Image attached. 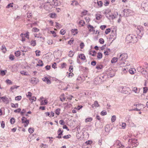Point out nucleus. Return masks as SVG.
I'll return each mask as SVG.
<instances>
[{"instance_id": "f257e3e1", "label": "nucleus", "mask_w": 148, "mask_h": 148, "mask_svg": "<svg viewBox=\"0 0 148 148\" xmlns=\"http://www.w3.org/2000/svg\"><path fill=\"white\" fill-rule=\"evenodd\" d=\"M138 40V39L137 36L135 35L129 34L127 36L126 38V41L127 43L130 42L134 43L137 42Z\"/></svg>"}, {"instance_id": "f03ea898", "label": "nucleus", "mask_w": 148, "mask_h": 148, "mask_svg": "<svg viewBox=\"0 0 148 148\" xmlns=\"http://www.w3.org/2000/svg\"><path fill=\"white\" fill-rule=\"evenodd\" d=\"M128 57L126 53H123L119 55V59L120 61H123L122 62H119L118 64L121 66H124L125 63L124 62L127 59Z\"/></svg>"}, {"instance_id": "7ed1b4c3", "label": "nucleus", "mask_w": 148, "mask_h": 148, "mask_svg": "<svg viewBox=\"0 0 148 148\" xmlns=\"http://www.w3.org/2000/svg\"><path fill=\"white\" fill-rule=\"evenodd\" d=\"M142 9L145 12L148 11V0H144L141 4Z\"/></svg>"}, {"instance_id": "20e7f679", "label": "nucleus", "mask_w": 148, "mask_h": 148, "mask_svg": "<svg viewBox=\"0 0 148 148\" xmlns=\"http://www.w3.org/2000/svg\"><path fill=\"white\" fill-rule=\"evenodd\" d=\"M137 70L138 71L140 72V73L143 75H146L147 74V72L145 70L142 66H140L137 68Z\"/></svg>"}, {"instance_id": "39448f33", "label": "nucleus", "mask_w": 148, "mask_h": 148, "mask_svg": "<svg viewBox=\"0 0 148 148\" xmlns=\"http://www.w3.org/2000/svg\"><path fill=\"white\" fill-rule=\"evenodd\" d=\"M129 142H131L133 147H136L138 145V143L137 141V139L136 140L135 139H129Z\"/></svg>"}, {"instance_id": "423d86ee", "label": "nucleus", "mask_w": 148, "mask_h": 148, "mask_svg": "<svg viewBox=\"0 0 148 148\" xmlns=\"http://www.w3.org/2000/svg\"><path fill=\"white\" fill-rule=\"evenodd\" d=\"M30 82L32 84H36L39 82V80L37 78L33 77L31 78Z\"/></svg>"}, {"instance_id": "0eeeda50", "label": "nucleus", "mask_w": 148, "mask_h": 148, "mask_svg": "<svg viewBox=\"0 0 148 148\" xmlns=\"http://www.w3.org/2000/svg\"><path fill=\"white\" fill-rule=\"evenodd\" d=\"M116 38V34L115 32L112 30L111 32V34L110 36V39H112L114 40Z\"/></svg>"}, {"instance_id": "6e6552de", "label": "nucleus", "mask_w": 148, "mask_h": 148, "mask_svg": "<svg viewBox=\"0 0 148 148\" xmlns=\"http://www.w3.org/2000/svg\"><path fill=\"white\" fill-rule=\"evenodd\" d=\"M130 11V10L128 9H125L124 10L123 12L124 13V16H128Z\"/></svg>"}, {"instance_id": "1a4fd4ad", "label": "nucleus", "mask_w": 148, "mask_h": 148, "mask_svg": "<svg viewBox=\"0 0 148 148\" xmlns=\"http://www.w3.org/2000/svg\"><path fill=\"white\" fill-rule=\"evenodd\" d=\"M108 77L107 76L105 75H101L99 77V78L101 79V82H104L106 80V79Z\"/></svg>"}, {"instance_id": "9d476101", "label": "nucleus", "mask_w": 148, "mask_h": 148, "mask_svg": "<svg viewBox=\"0 0 148 148\" xmlns=\"http://www.w3.org/2000/svg\"><path fill=\"white\" fill-rule=\"evenodd\" d=\"M143 28L142 27H140V26H139V27H138V31H137V32H139L140 36H141L143 35Z\"/></svg>"}, {"instance_id": "9b49d317", "label": "nucleus", "mask_w": 148, "mask_h": 148, "mask_svg": "<svg viewBox=\"0 0 148 148\" xmlns=\"http://www.w3.org/2000/svg\"><path fill=\"white\" fill-rule=\"evenodd\" d=\"M115 74V72L113 71H112L110 73H109L108 75L107 76L108 78L109 77H112L114 76Z\"/></svg>"}, {"instance_id": "f8f14e48", "label": "nucleus", "mask_w": 148, "mask_h": 148, "mask_svg": "<svg viewBox=\"0 0 148 148\" xmlns=\"http://www.w3.org/2000/svg\"><path fill=\"white\" fill-rule=\"evenodd\" d=\"M42 80L48 84H50L51 83L50 80L47 77H45L42 79Z\"/></svg>"}, {"instance_id": "ddd939ff", "label": "nucleus", "mask_w": 148, "mask_h": 148, "mask_svg": "<svg viewBox=\"0 0 148 148\" xmlns=\"http://www.w3.org/2000/svg\"><path fill=\"white\" fill-rule=\"evenodd\" d=\"M21 120L22 123H29V121L28 120H27L26 118L25 117H23L21 119Z\"/></svg>"}, {"instance_id": "4468645a", "label": "nucleus", "mask_w": 148, "mask_h": 148, "mask_svg": "<svg viewBox=\"0 0 148 148\" xmlns=\"http://www.w3.org/2000/svg\"><path fill=\"white\" fill-rule=\"evenodd\" d=\"M116 143L118 146V148H123L124 147V146L122 145L119 140L117 141Z\"/></svg>"}, {"instance_id": "2eb2a0df", "label": "nucleus", "mask_w": 148, "mask_h": 148, "mask_svg": "<svg viewBox=\"0 0 148 148\" xmlns=\"http://www.w3.org/2000/svg\"><path fill=\"white\" fill-rule=\"evenodd\" d=\"M132 90L135 93H138L139 92L140 89V88H138L136 87H135L132 88Z\"/></svg>"}, {"instance_id": "dca6fc26", "label": "nucleus", "mask_w": 148, "mask_h": 148, "mask_svg": "<svg viewBox=\"0 0 148 148\" xmlns=\"http://www.w3.org/2000/svg\"><path fill=\"white\" fill-rule=\"evenodd\" d=\"M46 116H48L50 117H53L54 116V113L53 112H51V113L49 112H46L45 113Z\"/></svg>"}, {"instance_id": "f3484780", "label": "nucleus", "mask_w": 148, "mask_h": 148, "mask_svg": "<svg viewBox=\"0 0 148 148\" xmlns=\"http://www.w3.org/2000/svg\"><path fill=\"white\" fill-rule=\"evenodd\" d=\"M79 57L83 60H84L86 59V57L84 54H80L79 56Z\"/></svg>"}, {"instance_id": "a211bd4d", "label": "nucleus", "mask_w": 148, "mask_h": 148, "mask_svg": "<svg viewBox=\"0 0 148 148\" xmlns=\"http://www.w3.org/2000/svg\"><path fill=\"white\" fill-rule=\"evenodd\" d=\"M119 59V58H117L114 57L112 58V59L111 60V62L112 63H114L117 62Z\"/></svg>"}, {"instance_id": "6ab92c4d", "label": "nucleus", "mask_w": 148, "mask_h": 148, "mask_svg": "<svg viewBox=\"0 0 148 148\" xmlns=\"http://www.w3.org/2000/svg\"><path fill=\"white\" fill-rule=\"evenodd\" d=\"M11 107L13 108H16L18 107V103L14 104L12 103H11L10 104Z\"/></svg>"}, {"instance_id": "aec40b11", "label": "nucleus", "mask_w": 148, "mask_h": 148, "mask_svg": "<svg viewBox=\"0 0 148 148\" xmlns=\"http://www.w3.org/2000/svg\"><path fill=\"white\" fill-rule=\"evenodd\" d=\"M63 130H62L61 129L59 128L58 131V135H59L61 136L63 135Z\"/></svg>"}, {"instance_id": "412c9836", "label": "nucleus", "mask_w": 148, "mask_h": 148, "mask_svg": "<svg viewBox=\"0 0 148 148\" xmlns=\"http://www.w3.org/2000/svg\"><path fill=\"white\" fill-rule=\"evenodd\" d=\"M93 106L95 107H97L99 106V105L97 101H95L94 103V104L92 105V107H94Z\"/></svg>"}, {"instance_id": "4be33fe9", "label": "nucleus", "mask_w": 148, "mask_h": 148, "mask_svg": "<svg viewBox=\"0 0 148 148\" xmlns=\"http://www.w3.org/2000/svg\"><path fill=\"white\" fill-rule=\"evenodd\" d=\"M77 29H73L71 30V32L72 34L73 33V34L75 35V34H77Z\"/></svg>"}, {"instance_id": "5701e85b", "label": "nucleus", "mask_w": 148, "mask_h": 148, "mask_svg": "<svg viewBox=\"0 0 148 148\" xmlns=\"http://www.w3.org/2000/svg\"><path fill=\"white\" fill-rule=\"evenodd\" d=\"M88 28H89V27L90 28V29H89V31L90 32H91L93 30V28H94V27L92 26L89 25L87 27Z\"/></svg>"}, {"instance_id": "b1692460", "label": "nucleus", "mask_w": 148, "mask_h": 148, "mask_svg": "<svg viewBox=\"0 0 148 148\" xmlns=\"http://www.w3.org/2000/svg\"><path fill=\"white\" fill-rule=\"evenodd\" d=\"M96 1H97V3L98 5L100 7H101L103 5L102 2L101 1H98V0H96Z\"/></svg>"}, {"instance_id": "393cba45", "label": "nucleus", "mask_w": 148, "mask_h": 148, "mask_svg": "<svg viewBox=\"0 0 148 148\" xmlns=\"http://www.w3.org/2000/svg\"><path fill=\"white\" fill-rule=\"evenodd\" d=\"M60 108H58L56 109L55 111V112L56 114H57L58 115H59L60 114Z\"/></svg>"}, {"instance_id": "a878e982", "label": "nucleus", "mask_w": 148, "mask_h": 148, "mask_svg": "<svg viewBox=\"0 0 148 148\" xmlns=\"http://www.w3.org/2000/svg\"><path fill=\"white\" fill-rule=\"evenodd\" d=\"M136 71V70L134 69H130L129 70V73L132 74H134V73L135 72V71Z\"/></svg>"}, {"instance_id": "bb28decb", "label": "nucleus", "mask_w": 148, "mask_h": 148, "mask_svg": "<svg viewBox=\"0 0 148 148\" xmlns=\"http://www.w3.org/2000/svg\"><path fill=\"white\" fill-rule=\"evenodd\" d=\"M15 54L16 56L18 57L21 55V53L20 51H17L15 52Z\"/></svg>"}, {"instance_id": "cd10ccee", "label": "nucleus", "mask_w": 148, "mask_h": 148, "mask_svg": "<svg viewBox=\"0 0 148 148\" xmlns=\"http://www.w3.org/2000/svg\"><path fill=\"white\" fill-rule=\"evenodd\" d=\"M69 56L70 57H72L74 54V53L71 50L69 51Z\"/></svg>"}, {"instance_id": "c85d7f7f", "label": "nucleus", "mask_w": 148, "mask_h": 148, "mask_svg": "<svg viewBox=\"0 0 148 148\" xmlns=\"http://www.w3.org/2000/svg\"><path fill=\"white\" fill-rule=\"evenodd\" d=\"M74 39L73 38H71V39L68 42V44L70 45L73 44L74 42Z\"/></svg>"}, {"instance_id": "c756f323", "label": "nucleus", "mask_w": 148, "mask_h": 148, "mask_svg": "<svg viewBox=\"0 0 148 148\" xmlns=\"http://www.w3.org/2000/svg\"><path fill=\"white\" fill-rule=\"evenodd\" d=\"M0 98L2 99L3 101V102H5L8 99V98L6 97V96L1 97H0Z\"/></svg>"}, {"instance_id": "7c9ffc66", "label": "nucleus", "mask_w": 148, "mask_h": 148, "mask_svg": "<svg viewBox=\"0 0 148 148\" xmlns=\"http://www.w3.org/2000/svg\"><path fill=\"white\" fill-rule=\"evenodd\" d=\"M56 26L58 29H60L62 27L61 25L60 24L56 22Z\"/></svg>"}, {"instance_id": "2f4dec72", "label": "nucleus", "mask_w": 148, "mask_h": 148, "mask_svg": "<svg viewBox=\"0 0 148 148\" xmlns=\"http://www.w3.org/2000/svg\"><path fill=\"white\" fill-rule=\"evenodd\" d=\"M103 68V66L102 65H97L96 66V68L98 70L101 69Z\"/></svg>"}, {"instance_id": "473e14b6", "label": "nucleus", "mask_w": 148, "mask_h": 148, "mask_svg": "<svg viewBox=\"0 0 148 148\" xmlns=\"http://www.w3.org/2000/svg\"><path fill=\"white\" fill-rule=\"evenodd\" d=\"M2 51L5 53L6 51V48L4 45H3L2 46Z\"/></svg>"}, {"instance_id": "72a5a7b5", "label": "nucleus", "mask_w": 148, "mask_h": 148, "mask_svg": "<svg viewBox=\"0 0 148 148\" xmlns=\"http://www.w3.org/2000/svg\"><path fill=\"white\" fill-rule=\"evenodd\" d=\"M116 116L115 115H113L112 116L111 120L112 122H114L116 120Z\"/></svg>"}, {"instance_id": "f704fd0d", "label": "nucleus", "mask_w": 148, "mask_h": 148, "mask_svg": "<svg viewBox=\"0 0 148 148\" xmlns=\"http://www.w3.org/2000/svg\"><path fill=\"white\" fill-rule=\"evenodd\" d=\"M104 5L105 6H107L109 5V0H105Z\"/></svg>"}, {"instance_id": "c9c22d12", "label": "nucleus", "mask_w": 148, "mask_h": 148, "mask_svg": "<svg viewBox=\"0 0 148 148\" xmlns=\"http://www.w3.org/2000/svg\"><path fill=\"white\" fill-rule=\"evenodd\" d=\"M31 45L32 46H34L36 45V40H32L31 42Z\"/></svg>"}, {"instance_id": "e433bc0d", "label": "nucleus", "mask_w": 148, "mask_h": 148, "mask_svg": "<svg viewBox=\"0 0 148 148\" xmlns=\"http://www.w3.org/2000/svg\"><path fill=\"white\" fill-rule=\"evenodd\" d=\"M97 58L99 59H101L102 57V55L101 53H98L97 56Z\"/></svg>"}, {"instance_id": "4c0bfd02", "label": "nucleus", "mask_w": 148, "mask_h": 148, "mask_svg": "<svg viewBox=\"0 0 148 148\" xmlns=\"http://www.w3.org/2000/svg\"><path fill=\"white\" fill-rule=\"evenodd\" d=\"M39 66H42L43 65V63L42 60H40L39 61V64H37Z\"/></svg>"}, {"instance_id": "58836bf2", "label": "nucleus", "mask_w": 148, "mask_h": 148, "mask_svg": "<svg viewBox=\"0 0 148 148\" xmlns=\"http://www.w3.org/2000/svg\"><path fill=\"white\" fill-rule=\"evenodd\" d=\"M19 87V86H17L16 85H14L12 87H11L10 88V90H13L15 88H17Z\"/></svg>"}, {"instance_id": "ea45409f", "label": "nucleus", "mask_w": 148, "mask_h": 148, "mask_svg": "<svg viewBox=\"0 0 148 148\" xmlns=\"http://www.w3.org/2000/svg\"><path fill=\"white\" fill-rule=\"evenodd\" d=\"M15 119L14 118H12L10 119V122L12 124H14L15 122Z\"/></svg>"}, {"instance_id": "a19ab883", "label": "nucleus", "mask_w": 148, "mask_h": 148, "mask_svg": "<svg viewBox=\"0 0 148 148\" xmlns=\"http://www.w3.org/2000/svg\"><path fill=\"white\" fill-rule=\"evenodd\" d=\"M101 15L99 14H97L96 15V19L97 20H99L101 18Z\"/></svg>"}, {"instance_id": "79ce46f5", "label": "nucleus", "mask_w": 148, "mask_h": 148, "mask_svg": "<svg viewBox=\"0 0 148 148\" xmlns=\"http://www.w3.org/2000/svg\"><path fill=\"white\" fill-rule=\"evenodd\" d=\"M34 128L30 127L28 129V131L29 133L31 134L34 131Z\"/></svg>"}, {"instance_id": "37998d69", "label": "nucleus", "mask_w": 148, "mask_h": 148, "mask_svg": "<svg viewBox=\"0 0 148 148\" xmlns=\"http://www.w3.org/2000/svg\"><path fill=\"white\" fill-rule=\"evenodd\" d=\"M56 16V14L55 13H51L50 14V17L51 18H54Z\"/></svg>"}, {"instance_id": "c03bdc74", "label": "nucleus", "mask_w": 148, "mask_h": 148, "mask_svg": "<svg viewBox=\"0 0 148 148\" xmlns=\"http://www.w3.org/2000/svg\"><path fill=\"white\" fill-rule=\"evenodd\" d=\"M32 30L34 32H38L39 31V29L36 27H34L32 28Z\"/></svg>"}, {"instance_id": "a18cd8bd", "label": "nucleus", "mask_w": 148, "mask_h": 148, "mask_svg": "<svg viewBox=\"0 0 148 148\" xmlns=\"http://www.w3.org/2000/svg\"><path fill=\"white\" fill-rule=\"evenodd\" d=\"M85 23L84 21L83 20L80 21L79 22V24L81 25L82 26H83Z\"/></svg>"}, {"instance_id": "49530a36", "label": "nucleus", "mask_w": 148, "mask_h": 148, "mask_svg": "<svg viewBox=\"0 0 148 148\" xmlns=\"http://www.w3.org/2000/svg\"><path fill=\"white\" fill-rule=\"evenodd\" d=\"M107 112L105 110H103L101 112V114L102 116H104L106 115Z\"/></svg>"}, {"instance_id": "de8ad7c7", "label": "nucleus", "mask_w": 148, "mask_h": 148, "mask_svg": "<svg viewBox=\"0 0 148 148\" xmlns=\"http://www.w3.org/2000/svg\"><path fill=\"white\" fill-rule=\"evenodd\" d=\"M21 96H18L15 97V100H20L21 99Z\"/></svg>"}, {"instance_id": "09e8293b", "label": "nucleus", "mask_w": 148, "mask_h": 148, "mask_svg": "<svg viewBox=\"0 0 148 148\" xmlns=\"http://www.w3.org/2000/svg\"><path fill=\"white\" fill-rule=\"evenodd\" d=\"M32 94L31 92H29L26 94V96L28 97H31Z\"/></svg>"}, {"instance_id": "8fccbe9b", "label": "nucleus", "mask_w": 148, "mask_h": 148, "mask_svg": "<svg viewBox=\"0 0 148 148\" xmlns=\"http://www.w3.org/2000/svg\"><path fill=\"white\" fill-rule=\"evenodd\" d=\"M92 120V118L91 117L85 119V122H90Z\"/></svg>"}, {"instance_id": "3c124183", "label": "nucleus", "mask_w": 148, "mask_h": 148, "mask_svg": "<svg viewBox=\"0 0 148 148\" xmlns=\"http://www.w3.org/2000/svg\"><path fill=\"white\" fill-rule=\"evenodd\" d=\"M71 136V135L70 134H69L67 135H65L63 137V138L64 139H68Z\"/></svg>"}, {"instance_id": "603ef678", "label": "nucleus", "mask_w": 148, "mask_h": 148, "mask_svg": "<svg viewBox=\"0 0 148 148\" xmlns=\"http://www.w3.org/2000/svg\"><path fill=\"white\" fill-rule=\"evenodd\" d=\"M65 33H66V32H65V30L63 29H62L60 30V34L62 35H64L65 34Z\"/></svg>"}, {"instance_id": "864d4df0", "label": "nucleus", "mask_w": 148, "mask_h": 148, "mask_svg": "<svg viewBox=\"0 0 148 148\" xmlns=\"http://www.w3.org/2000/svg\"><path fill=\"white\" fill-rule=\"evenodd\" d=\"M21 109L20 108H18L17 109L15 110L14 112L15 113H19L21 112Z\"/></svg>"}, {"instance_id": "5fc2aeb1", "label": "nucleus", "mask_w": 148, "mask_h": 148, "mask_svg": "<svg viewBox=\"0 0 148 148\" xmlns=\"http://www.w3.org/2000/svg\"><path fill=\"white\" fill-rule=\"evenodd\" d=\"M99 41L101 44H103L104 43V40L103 38H100L99 39Z\"/></svg>"}, {"instance_id": "6e6d98bb", "label": "nucleus", "mask_w": 148, "mask_h": 148, "mask_svg": "<svg viewBox=\"0 0 148 148\" xmlns=\"http://www.w3.org/2000/svg\"><path fill=\"white\" fill-rule=\"evenodd\" d=\"M26 112V110L25 109H23L22 110V111L21 112V116H23L24 115V114Z\"/></svg>"}, {"instance_id": "4d7b16f0", "label": "nucleus", "mask_w": 148, "mask_h": 148, "mask_svg": "<svg viewBox=\"0 0 148 148\" xmlns=\"http://www.w3.org/2000/svg\"><path fill=\"white\" fill-rule=\"evenodd\" d=\"M73 66H69V71L71 72H72L73 71Z\"/></svg>"}, {"instance_id": "13d9d810", "label": "nucleus", "mask_w": 148, "mask_h": 148, "mask_svg": "<svg viewBox=\"0 0 148 148\" xmlns=\"http://www.w3.org/2000/svg\"><path fill=\"white\" fill-rule=\"evenodd\" d=\"M6 70L4 71L2 70L1 71V74L2 75H5V72H6Z\"/></svg>"}, {"instance_id": "bf43d9fd", "label": "nucleus", "mask_w": 148, "mask_h": 148, "mask_svg": "<svg viewBox=\"0 0 148 148\" xmlns=\"http://www.w3.org/2000/svg\"><path fill=\"white\" fill-rule=\"evenodd\" d=\"M6 82L8 84H12V82L9 79H7L6 80Z\"/></svg>"}, {"instance_id": "052dcab7", "label": "nucleus", "mask_w": 148, "mask_h": 148, "mask_svg": "<svg viewBox=\"0 0 148 148\" xmlns=\"http://www.w3.org/2000/svg\"><path fill=\"white\" fill-rule=\"evenodd\" d=\"M47 103V100H44V101L43 102L42 101V102H41V105H46Z\"/></svg>"}, {"instance_id": "680f3d73", "label": "nucleus", "mask_w": 148, "mask_h": 148, "mask_svg": "<svg viewBox=\"0 0 148 148\" xmlns=\"http://www.w3.org/2000/svg\"><path fill=\"white\" fill-rule=\"evenodd\" d=\"M110 32V28H108L105 31V33L107 34H108Z\"/></svg>"}, {"instance_id": "e2e57ef3", "label": "nucleus", "mask_w": 148, "mask_h": 148, "mask_svg": "<svg viewBox=\"0 0 148 148\" xmlns=\"http://www.w3.org/2000/svg\"><path fill=\"white\" fill-rule=\"evenodd\" d=\"M36 53V56H40V51L36 50L35 51Z\"/></svg>"}, {"instance_id": "0e129e2a", "label": "nucleus", "mask_w": 148, "mask_h": 148, "mask_svg": "<svg viewBox=\"0 0 148 148\" xmlns=\"http://www.w3.org/2000/svg\"><path fill=\"white\" fill-rule=\"evenodd\" d=\"M59 123L61 125H64L65 124V122L62 120H60L59 121Z\"/></svg>"}, {"instance_id": "69168bd1", "label": "nucleus", "mask_w": 148, "mask_h": 148, "mask_svg": "<svg viewBox=\"0 0 148 148\" xmlns=\"http://www.w3.org/2000/svg\"><path fill=\"white\" fill-rule=\"evenodd\" d=\"M53 40L51 39L48 40L47 41V43L49 45H51L53 44Z\"/></svg>"}, {"instance_id": "338daca9", "label": "nucleus", "mask_w": 148, "mask_h": 148, "mask_svg": "<svg viewBox=\"0 0 148 148\" xmlns=\"http://www.w3.org/2000/svg\"><path fill=\"white\" fill-rule=\"evenodd\" d=\"M57 64L56 62H54L53 64H52V67L53 68H54L55 69V68H56L57 67H56Z\"/></svg>"}, {"instance_id": "774afa93", "label": "nucleus", "mask_w": 148, "mask_h": 148, "mask_svg": "<svg viewBox=\"0 0 148 148\" xmlns=\"http://www.w3.org/2000/svg\"><path fill=\"white\" fill-rule=\"evenodd\" d=\"M84 46V45L83 42H81L80 45V47L81 49L83 48Z\"/></svg>"}]
</instances>
